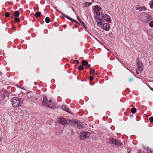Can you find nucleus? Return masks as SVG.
<instances>
[{
    "mask_svg": "<svg viewBox=\"0 0 153 153\" xmlns=\"http://www.w3.org/2000/svg\"><path fill=\"white\" fill-rule=\"evenodd\" d=\"M88 63V62L86 60H84L82 62V64L83 66H86Z\"/></svg>",
    "mask_w": 153,
    "mask_h": 153,
    "instance_id": "a211bd4d",
    "label": "nucleus"
},
{
    "mask_svg": "<svg viewBox=\"0 0 153 153\" xmlns=\"http://www.w3.org/2000/svg\"><path fill=\"white\" fill-rule=\"evenodd\" d=\"M93 2V0H92V2H86L83 4V6L84 7H88V6H90Z\"/></svg>",
    "mask_w": 153,
    "mask_h": 153,
    "instance_id": "2eb2a0df",
    "label": "nucleus"
},
{
    "mask_svg": "<svg viewBox=\"0 0 153 153\" xmlns=\"http://www.w3.org/2000/svg\"><path fill=\"white\" fill-rule=\"evenodd\" d=\"M103 29L106 31H108L110 28V26L109 24L108 23H104L102 25Z\"/></svg>",
    "mask_w": 153,
    "mask_h": 153,
    "instance_id": "1a4fd4ad",
    "label": "nucleus"
},
{
    "mask_svg": "<svg viewBox=\"0 0 153 153\" xmlns=\"http://www.w3.org/2000/svg\"><path fill=\"white\" fill-rule=\"evenodd\" d=\"M139 153H141L140 152V150H139Z\"/></svg>",
    "mask_w": 153,
    "mask_h": 153,
    "instance_id": "37998d69",
    "label": "nucleus"
},
{
    "mask_svg": "<svg viewBox=\"0 0 153 153\" xmlns=\"http://www.w3.org/2000/svg\"><path fill=\"white\" fill-rule=\"evenodd\" d=\"M149 26L151 27H153V21H151L150 22L149 24Z\"/></svg>",
    "mask_w": 153,
    "mask_h": 153,
    "instance_id": "2f4dec72",
    "label": "nucleus"
},
{
    "mask_svg": "<svg viewBox=\"0 0 153 153\" xmlns=\"http://www.w3.org/2000/svg\"><path fill=\"white\" fill-rule=\"evenodd\" d=\"M5 16L6 17H9L10 16V13L8 12H6L5 14Z\"/></svg>",
    "mask_w": 153,
    "mask_h": 153,
    "instance_id": "7c9ffc66",
    "label": "nucleus"
},
{
    "mask_svg": "<svg viewBox=\"0 0 153 153\" xmlns=\"http://www.w3.org/2000/svg\"><path fill=\"white\" fill-rule=\"evenodd\" d=\"M99 19H100H100H102L103 18L104 16H103V15H102V13L100 14V13L99 14Z\"/></svg>",
    "mask_w": 153,
    "mask_h": 153,
    "instance_id": "bb28decb",
    "label": "nucleus"
},
{
    "mask_svg": "<svg viewBox=\"0 0 153 153\" xmlns=\"http://www.w3.org/2000/svg\"><path fill=\"white\" fill-rule=\"evenodd\" d=\"M133 81V79L132 77H131L128 79V81L130 82H132Z\"/></svg>",
    "mask_w": 153,
    "mask_h": 153,
    "instance_id": "c85d7f7f",
    "label": "nucleus"
},
{
    "mask_svg": "<svg viewBox=\"0 0 153 153\" xmlns=\"http://www.w3.org/2000/svg\"><path fill=\"white\" fill-rule=\"evenodd\" d=\"M90 134L89 132L83 131L80 134V138L81 140H84L88 138L90 135Z\"/></svg>",
    "mask_w": 153,
    "mask_h": 153,
    "instance_id": "39448f33",
    "label": "nucleus"
},
{
    "mask_svg": "<svg viewBox=\"0 0 153 153\" xmlns=\"http://www.w3.org/2000/svg\"><path fill=\"white\" fill-rule=\"evenodd\" d=\"M59 13H61L62 15H63L67 19L71 20V21L73 22H76L77 23V22L74 19L70 18L68 16L65 15L64 13H61L59 10H56Z\"/></svg>",
    "mask_w": 153,
    "mask_h": 153,
    "instance_id": "6e6552de",
    "label": "nucleus"
},
{
    "mask_svg": "<svg viewBox=\"0 0 153 153\" xmlns=\"http://www.w3.org/2000/svg\"><path fill=\"white\" fill-rule=\"evenodd\" d=\"M131 111L132 114H134L136 111V109L134 108H132L131 109Z\"/></svg>",
    "mask_w": 153,
    "mask_h": 153,
    "instance_id": "5701e85b",
    "label": "nucleus"
},
{
    "mask_svg": "<svg viewBox=\"0 0 153 153\" xmlns=\"http://www.w3.org/2000/svg\"><path fill=\"white\" fill-rule=\"evenodd\" d=\"M94 11L96 13H98L101 10V8L98 5H96L94 6Z\"/></svg>",
    "mask_w": 153,
    "mask_h": 153,
    "instance_id": "f8f14e48",
    "label": "nucleus"
},
{
    "mask_svg": "<svg viewBox=\"0 0 153 153\" xmlns=\"http://www.w3.org/2000/svg\"><path fill=\"white\" fill-rule=\"evenodd\" d=\"M136 9L137 10H139L140 11H141L142 10H146V8L145 7H139V6H137L136 7Z\"/></svg>",
    "mask_w": 153,
    "mask_h": 153,
    "instance_id": "ddd939ff",
    "label": "nucleus"
},
{
    "mask_svg": "<svg viewBox=\"0 0 153 153\" xmlns=\"http://www.w3.org/2000/svg\"><path fill=\"white\" fill-rule=\"evenodd\" d=\"M22 100L19 98L13 97L11 100L12 104L13 107H18L21 105Z\"/></svg>",
    "mask_w": 153,
    "mask_h": 153,
    "instance_id": "7ed1b4c3",
    "label": "nucleus"
},
{
    "mask_svg": "<svg viewBox=\"0 0 153 153\" xmlns=\"http://www.w3.org/2000/svg\"><path fill=\"white\" fill-rule=\"evenodd\" d=\"M90 73L92 74H94L95 73V70L94 69H91L90 70Z\"/></svg>",
    "mask_w": 153,
    "mask_h": 153,
    "instance_id": "cd10ccee",
    "label": "nucleus"
},
{
    "mask_svg": "<svg viewBox=\"0 0 153 153\" xmlns=\"http://www.w3.org/2000/svg\"><path fill=\"white\" fill-rule=\"evenodd\" d=\"M1 137H0V143H1Z\"/></svg>",
    "mask_w": 153,
    "mask_h": 153,
    "instance_id": "ea45409f",
    "label": "nucleus"
},
{
    "mask_svg": "<svg viewBox=\"0 0 153 153\" xmlns=\"http://www.w3.org/2000/svg\"><path fill=\"white\" fill-rule=\"evenodd\" d=\"M45 107L48 108H55V104L53 103L51 100H49L47 104L45 105Z\"/></svg>",
    "mask_w": 153,
    "mask_h": 153,
    "instance_id": "0eeeda50",
    "label": "nucleus"
},
{
    "mask_svg": "<svg viewBox=\"0 0 153 153\" xmlns=\"http://www.w3.org/2000/svg\"><path fill=\"white\" fill-rule=\"evenodd\" d=\"M77 20L85 28H87V27L86 26L85 24L80 19L79 16H77Z\"/></svg>",
    "mask_w": 153,
    "mask_h": 153,
    "instance_id": "dca6fc26",
    "label": "nucleus"
},
{
    "mask_svg": "<svg viewBox=\"0 0 153 153\" xmlns=\"http://www.w3.org/2000/svg\"><path fill=\"white\" fill-rule=\"evenodd\" d=\"M77 127L79 129H82L83 127V126L80 124H77Z\"/></svg>",
    "mask_w": 153,
    "mask_h": 153,
    "instance_id": "b1692460",
    "label": "nucleus"
},
{
    "mask_svg": "<svg viewBox=\"0 0 153 153\" xmlns=\"http://www.w3.org/2000/svg\"><path fill=\"white\" fill-rule=\"evenodd\" d=\"M45 22L46 23H48L50 22V19L48 17H46L45 19Z\"/></svg>",
    "mask_w": 153,
    "mask_h": 153,
    "instance_id": "412c9836",
    "label": "nucleus"
},
{
    "mask_svg": "<svg viewBox=\"0 0 153 153\" xmlns=\"http://www.w3.org/2000/svg\"><path fill=\"white\" fill-rule=\"evenodd\" d=\"M74 62H75L76 63V64H78V63L79 62L78 60H74Z\"/></svg>",
    "mask_w": 153,
    "mask_h": 153,
    "instance_id": "e433bc0d",
    "label": "nucleus"
},
{
    "mask_svg": "<svg viewBox=\"0 0 153 153\" xmlns=\"http://www.w3.org/2000/svg\"><path fill=\"white\" fill-rule=\"evenodd\" d=\"M41 13L40 12H37L35 14V16L36 18L39 17L41 15Z\"/></svg>",
    "mask_w": 153,
    "mask_h": 153,
    "instance_id": "6ab92c4d",
    "label": "nucleus"
},
{
    "mask_svg": "<svg viewBox=\"0 0 153 153\" xmlns=\"http://www.w3.org/2000/svg\"><path fill=\"white\" fill-rule=\"evenodd\" d=\"M150 35L151 36V37L153 38V31L151 32V34H150Z\"/></svg>",
    "mask_w": 153,
    "mask_h": 153,
    "instance_id": "4c0bfd02",
    "label": "nucleus"
},
{
    "mask_svg": "<svg viewBox=\"0 0 153 153\" xmlns=\"http://www.w3.org/2000/svg\"><path fill=\"white\" fill-rule=\"evenodd\" d=\"M109 35L110 37L111 38H113L114 37V36H113V34L112 33H109Z\"/></svg>",
    "mask_w": 153,
    "mask_h": 153,
    "instance_id": "c756f323",
    "label": "nucleus"
},
{
    "mask_svg": "<svg viewBox=\"0 0 153 153\" xmlns=\"http://www.w3.org/2000/svg\"><path fill=\"white\" fill-rule=\"evenodd\" d=\"M59 131V132H58V131H56V134H60L61 133H62V131H61V130H60V131H59L58 130V131Z\"/></svg>",
    "mask_w": 153,
    "mask_h": 153,
    "instance_id": "72a5a7b5",
    "label": "nucleus"
},
{
    "mask_svg": "<svg viewBox=\"0 0 153 153\" xmlns=\"http://www.w3.org/2000/svg\"><path fill=\"white\" fill-rule=\"evenodd\" d=\"M152 5H153V1L152 2Z\"/></svg>",
    "mask_w": 153,
    "mask_h": 153,
    "instance_id": "a18cd8bd",
    "label": "nucleus"
},
{
    "mask_svg": "<svg viewBox=\"0 0 153 153\" xmlns=\"http://www.w3.org/2000/svg\"><path fill=\"white\" fill-rule=\"evenodd\" d=\"M83 69V67L82 65H80L78 68V69L79 71L82 70Z\"/></svg>",
    "mask_w": 153,
    "mask_h": 153,
    "instance_id": "a878e982",
    "label": "nucleus"
},
{
    "mask_svg": "<svg viewBox=\"0 0 153 153\" xmlns=\"http://www.w3.org/2000/svg\"><path fill=\"white\" fill-rule=\"evenodd\" d=\"M59 122L64 125L65 124H69L70 125H74L78 123V120H68L62 117H59L58 120Z\"/></svg>",
    "mask_w": 153,
    "mask_h": 153,
    "instance_id": "f257e3e1",
    "label": "nucleus"
},
{
    "mask_svg": "<svg viewBox=\"0 0 153 153\" xmlns=\"http://www.w3.org/2000/svg\"><path fill=\"white\" fill-rule=\"evenodd\" d=\"M90 65H91L90 64H88V65H86V68L87 69L88 68H89L90 67Z\"/></svg>",
    "mask_w": 153,
    "mask_h": 153,
    "instance_id": "f704fd0d",
    "label": "nucleus"
},
{
    "mask_svg": "<svg viewBox=\"0 0 153 153\" xmlns=\"http://www.w3.org/2000/svg\"><path fill=\"white\" fill-rule=\"evenodd\" d=\"M137 65L138 68L137 69L136 72L137 74H140L143 71V68L142 67L143 65L142 62L138 60V59H137Z\"/></svg>",
    "mask_w": 153,
    "mask_h": 153,
    "instance_id": "20e7f679",
    "label": "nucleus"
},
{
    "mask_svg": "<svg viewBox=\"0 0 153 153\" xmlns=\"http://www.w3.org/2000/svg\"><path fill=\"white\" fill-rule=\"evenodd\" d=\"M93 79V77L92 76H91L89 77V79L90 81H92Z\"/></svg>",
    "mask_w": 153,
    "mask_h": 153,
    "instance_id": "c9c22d12",
    "label": "nucleus"
},
{
    "mask_svg": "<svg viewBox=\"0 0 153 153\" xmlns=\"http://www.w3.org/2000/svg\"><path fill=\"white\" fill-rule=\"evenodd\" d=\"M2 74L1 72H0V75L1 74Z\"/></svg>",
    "mask_w": 153,
    "mask_h": 153,
    "instance_id": "c03bdc74",
    "label": "nucleus"
},
{
    "mask_svg": "<svg viewBox=\"0 0 153 153\" xmlns=\"http://www.w3.org/2000/svg\"><path fill=\"white\" fill-rule=\"evenodd\" d=\"M62 109L64 111H66L67 112H68L69 113L71 114V112L70 111V110L68 108L67 106L65 105L62 106Z\"/></svg>",
    "mask_w": 153,
    "mask_h": 153,
    "instance_id": "4468645a",
    "label": "nucleus"
},
{
    "mask_svg": "<svg viewBox=\"0 0 153 153\" xmlns=\"http://www.w3.org/2000/svg\"><path fill=\"white\" fill-rule=\"evenodd\" d=\"M149 120L151 122H153V117H150L149 118Z\"/></svg>",
    "mask_w": 153,
    "mask_h": 153,
    "instance_id": "473e14b6",
    "label": "nucleus"
},
{
    "mask_svg": "<svg viewBox=\"0 0 153 153\" xmlns=\"http://www.w3.org/2000/svg\"><path fill=\"white\" fill-rule=\"evenodd\" d=\"M20 15L18 11H15L14 12V16L15 17H18Z\"/></svg>",
    "mask_w": 153,
    "mask_h": 153,
    "instance_id": "aec40b11",
    "label": "nucleus"
},
{
    "mask_svg": "<svg viewBox=\"0 0 153 153\" xmlns=\"http://www.w3.org/2000/svg\"><path fill=\"white\" fill-rule=\"evenodd\" d=\"M110 141L112 144L118 146H119L121 144V143L120 142L116 139L111 138L110 139Z\"/></svg>",
    "mask_w": 153,
    "mask_h": 153,
    "instance_id": "423d86ee",
    "label": "nucleus"
},
{
    "mask_svg": "<svg viewBox=\"0 0 153 153\" xmlns=\"http://www.w3.org/2000/svg\"><path fill=\"white\" fill-rule=\"evenodd\" d=\"M128 153H130V152H128Z\"/></svg>",
    "mask_w": 153,
    "mask_h": 153,
    "instance_id": "49530a36",
    "label": "nucleus"
},
{
    "mask_svg": "<svg viewBox=\"0 0 153 153\" xmlns=\"http://www.w3.org/2000/svg\"><path fill=\"white\" fill-rule=\"evenodd\" d=\"M140 16L141 20L145 23L153 19V18L149 14L145 12L142 13Z\"/></svg>",
    "mask_w": 153,
    "mask_h": 153,
    "instance_id": "f03ea898",
    "label": "nucleus"
},
{
    "mask_svg": "<svg viewBox=\"0 0 153 153\" xmlns=\"http://www.w3.org/2000/svg\"><path fill=\"white\" fill-rule=\"evenodd\" d=\"M17 86L19 88H20V87L18 85H17Z\"/></svg>",
    "mask_w": 153,
    "mask_h": 153,
    "instance_id": "79ce46f5",
    "label": "nucleus"
},
{
    "mask_svg": "<svg viewBox=\"0 0 153 153\" xmlns=\"http://www.w3.org/2000/svg\"><path fill=\"white\" fill-rule=\"evenodd\" d=\"M97 39V41H98V42H99L100 43V41H98V40H97V39Z\"/></svg>",
    "mask_w": 153,
    "mask_h": 153,
    "instance_id": "a19ab883",
    "label": "nucleus"
},
{
    "mask_svg": "<svg viewBox=\"0 0 153 153\" xmlns=\"http://www.w3.org/2000/svg\"><path fill=\"white\" fill-rule=\"evenodd\" d=\"M14 20L15 22L18 23L20 22V20L18 17H15L14 18Z\"/></svg>",
    "mask_w": 153,
    "mask_h": 153,
    "instance_id": "393cba45",
    "label": "nucleus"
},
{
    "mask_svg": "<svg viewBox=\"0 0 153 153\" xmlns=\"http://www.w3.org/2000/svg\"><path fill=\"white\" fill-rule=\"evenodd\" d=\"M150 89L152 90V91H153V88L151 87H150Z\"/></svg>",
    "mask_w": 153,
    "mask_h": 153,
    "instance_id": "58836bf2",
    "label": "nucleus"
},
{
    "mask_svg": "<svg viewBox=\"0 0 153 153\" xmlns=\"http://www.w3.org/2000/svg\"><path fill=\"white\" fill-rule=\"evenodd\" d=\"M102 19H100L99 18V21L98 22H97V24L98 25H102V21L101 20Z\"/></svg>",
    "mask_w": 153,
    "mask_h": 153,
    "instance_id": "4be33fe9",
    "label": "nucleus"
},
{
    "mask_svg": "<svg viewBox=\"0 0 153 153\" xmlns=\"http://www.w3.org/2000/svg\"><path fill=\"white\" fill-rule=\"evenodd\" d=\"M48 100L46 96H43V100L42 102V105L45 106V105L48 104Z\"/></svg>",
    "mask_w": 153,
    "mask_h": 153,
    "instance_id": "9d476101",
    "label": "nucleus"
},
{
    "mask_svg": "<svg viewBox=\"0 0 153 153\" xmlns=\"http://www.w3.org/2000/svg\"><path fill=\"white\" fill-rule=\"evenodd\" d=\"M104 19L106 22H111V20L110 17L108 15L106 14L103 17Z\"/></svg>",
    "mask_w": 153,
    "mask_h": 153,
    "instance_id": "9b49d317",
    "label": "nucleus"
},
{
    "mask_svg": "<svg viewBox=\"0 0 153 153\" xmlns=\"http://www.w3.org/2000/svg\"><path fill=\"white\" fill-rule=\"evenodd\" d=\"M27 96L29 98H32L33 97V94L32 92H29L27 93Z\"/></svg>",
    "mask_w": 153,
    "mask_h": 153,
    "instance_id": "f3484780",
    "label": "nucleus"
}]
</instances>
